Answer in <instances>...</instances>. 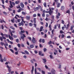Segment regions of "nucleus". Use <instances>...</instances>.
I'll use <instances>...</instances> for the list:
<instances>
[{
  "mask_svg": "<svg viewBox=\"0 0 74 74\" xmlns=\"http://www.w3.org/2000/svg\"><path fill=\"white\" fill-rule=\"evenodd\" d=\"M9 3L10 5V6H9V7H10V8H12L14 7V6L12 5H13L14 6L15 5V3L14 2H12L11 1H9Z\"/></svg>",
  "mask_w": 74,
  "mask_h": 74,
  "instance_id": "nucleus-1",
  "label": "nucleus"
},
{
  "mask_svg": "<svg viewBox=\"0 0 74 74\" xmlns=\"http://www.w3.org/2000/svg\"><path fill=\"white\" fill-rule=\"evenodd\" d=\"M37 40H36V38H34V37H32V39L31 40V42H32V43L33 44H36L37 43Z\"/></svg>",
  "mask_w": 74,
  "mask_h": 74,
  "instance_id": "nucleus-2",
  "label": "nucleus"
},
{
  "mask_svg": "<svg viewBox=\"0 0 74 74\" xmlns=\"http://www.w3.org/2000/svg\"><path fill=\"white\" fill-rule=\"evenodd\" d=\"M25 32V31L24 30L22 31H21L20 32H19V34H21V35H23V33H24Z\"/></svg>",
  "mask_w": 74,
  "mask_h": 74,
  "instance_id": "nucleus-3",
  "label": "nucleus"
},
{
  "mask_svg": "<svg viewBox=\"0 0 74 74\" xmlns=\"http://www.w3.org/2000/svg\"><path fill=\"white\" fill-rule=\"evenodd\" d=\"M7 67L8 69V71H9V73H11V68L8 66V65L7 66Z\"/></svg>",
  "mask_w": 74,
  "mask_h": 74,
  "instance_id": "nucleus-4",
  "label": "nucleus"
},
{
  "mask_svg": "<svg viewBox=\"0 0 74 74\" xmlns=\"http://www.w3.org/2000/svg\"><path fill=\"white\" fill-rule=\"evenodd\" d=\"M53 11L52 10H49V13L50 15H52V14H53Z\"/></svg>",
  "mask_w": 74,
  "mask_h": 74,
  "instance_id": "nucleus-5",
  "label": "nucleus"
},
{
  "mask_svg": "<svg viewBox=\"0 0 74 74\" xmlns=\"http://www.w3.org/2000/svg\"><path fill=\"white\" fill-rule=\"evenodd\" d=\"M26 18L27 21H30V16H26Z\"/></svg>",
  "mask_w": 74,
  "mask_h": 74,
  "instance_id": "nucleus-6",
  "label": "nucleus"
},
{
  "mask_svg": "<svg viewBox=\"0 0 74 74\" xmlns=\"http://www.w3.org/2000/svg\"><path fill=\"white\" fill-rule=\"evenodd\" d=\"M8 37H9V39H10V40L13 41V40H14V38H13L12 36H10V35H8Z\"/></svg>",
  "mask_w": 74,
  "mask_h": 74,
  "instance_id": "nucleus-7",
  "label": "nucleus"
},
{
  "mask_svg": "<svg viewBox=\"0 0 74 74\" xmlns=\"http://www.w3.org/2000/svg\"><path fill=\"white\" fill-rule=\"evenodd\" d=\"M18 25L19 26H21V25H22V26H23V25H24V24L22 21H21V23H18Z\"/></svg>",
  "mask_w": 74,
  "mask_h": 74,
  "instance_id": "nucleus-8",
  "label": "nucleus"
},
{
  "mask_svg": "<svg viewBox=\"0 0 74 74\" xmlns=\"http://www.w3.org/2000/svg\"><path fill=\"white\" fill-rule=\"evenodd\" d=\"M20 5L22 8H24V4H23V3L22 2H21L20 3Z\"/></svg>",
  "mask_w": 74,
  "mask_h": 74,
  "instance_id": "nucleus-9",
  "label": "nucleus"
},
{
  "mask_svg": "<svg viewBox=\"0 0 74 74\" xmlns=\"http://www.w3.org/2000/svg\"><path fill=\"white\" fill-rule=\"evenodd\" d=\"M0 44L2 46H3V45L5 46V43L2 42H1L0 43Z\"/></svg>",
  "mask_w": 74,
  "mask_h": 74,
  "instance_id": "nucleus-10",
  "label": "nucleus"
},
{
  "mask_svg": "<svg viewBox=\"0 0 74 74\" xmlns=\"http://www.w3.org/2000/svg\"><path fill=\"white\" fill-rule=\"evenodd\" d=\"M42 60L44 61L43 63L44 64H46V62H47V60L45 58L42 59Z\"/></svg>",
  "mask_w": 74,
  "mask_h": 74,
  "instance_id": "nucleus-11",
  "label": "nucleus"
},
{
  "mask_svg": "<svg viewBox=\"0 0 74 74\" xmlns=\"http://www.w3.org/2000/svg\"><path fill=\"white\" fill-rule=\"evenodd\" d=\"M43 26H41L40 28V30H39L40 32H42V29H43Z\"/></svg>",
  "mask_w": 74,
  "mask_h": 74,
  "instance_id": "nucleus-12",
  "label": "nucleus"
},
{
  "mask_svg": "<svg viewBox=\"0 0 74 74\" xmlns=\"http://www.w3.org/2000/svg\"><path fill=\"white\" fill-rule=\"evenodd\" d=\"M51 72L52 74H55L56 71H55V70H52Z\"/></svg>",
  "mask_w": 74,
  "mask_h": 74,
  "instance_id": "nucleus-13",
  "label": "nucleus"
},
{
  "mask_svg": "<svg viewBox=\"0 0 74 74\" xmlns=\"http://www.w3.org/2000/svg\"><path fill=\"white\" fill-rule=\"evenodd\" d=\"M60 3H58L57 5V8H59V7H60Z\"/></svg>",
  "mask_w": 74,
  "mask_h": 74,
  "instance_id": "nucleus-14",
  "label": "nucleus"
},
{
  "mask_svg": "<svg viewBox=\"0 0 74 74\" xmlns=\"http://www.w3.org/2000/svg\"><path fill=\"white\" fill-rule=\"evenodd\" d=\"M61 10L62 11H63L64 10V6H62L61 8Z\"/></svg>",
  "mask_w": 74,
  "mask_h": 74,
  "instance_id": "nucleus-15",
  "label": "nucleus"
},
{
  "mask_svg": "<svg viewBox=\"0 0 74 74\" xmlns=\"http://www.w3.org/2000/svg\"><path fill=\"white\" fill-rule=\"evenodd\" d=\"M34 47V46L33 45H30V47L31 48H33Z\"/></svg>",
  "mask_w": 74,
  "mask_h": 74,
  "instance_id": "nucleus-16",
  "label": "nucleus"
},
{
  "mask_svg": "<svg viewBox=\"0 0 74 74\" xmlns=\"http://www.w3.org/2000/svg\"><path fill=\"white\" fill-rule=\"evenodd\" d=\"M0 22L1 23H2L3 22L5 23V21H4V19H3L2 20L1 19V20H0Z\"/></svg>",
  "mask_w": 74,
  "mask_h": 74,
  "instance_id": "nucleus-17",
  "label": "nucleus"
},
{
  "mask_svg": "<svg viewBox=\"0 0 74 74\" xmlns=\"http://www.w3.org/2000/svg\"><path fill=\"white\" fill-rule=\"evenodd\" d=\"M43 5L45 7H47V3H46V2H44L43 3Z\"/></svg>",
  "mask_w": 74,
  "mask_h": 74,
  "instance_id": "nucleus-18",
  "label": "nucleus"
},
{
  "mask_svg": "<svg viewBox=\"0 0 74 74\" xmlns=\"http://www.w3.org/2000/svg\"><path fill=\"white\" fill-rule=\"evenodd\" d=\"M69 23H68L67 25V27H66V25H64V26L66 27V29H68L69 28Z\"/></svg>",
  "mask_w": 74,
  "mask_h": 74,
  "instance_id": "nucleus-19",
  "label": "nucleus"
},
{
  "mask_svg": "<svg viewBox=\"0 0 74 74\" xmlns=\"http://www.w3.org/2000/svg\"><path fill=\"white\" fill-rule=\"evenodd\" d=\"M24 52L25 53L27 54V55H29V52L26 50H25L24 51Z\"/></svg>",
  "mask_w": 74,
  "mask_h": 74,
  "instance_id": "nucleus-20",
  "label": "nucleus"
},
{
  "mask_svg": "<svg viewBox=\"0 0 74 74\" xmlns=\"http://www.w3.org/2000/svg\"><path fill=\"white\" fill-rule=\"evenodd\" d=\"M15 3L16 4H18L19 3V1H18L15 2Z\"/></svg>",
  "mask_w": 74,
  "mask_h": 74,
  "instance_id": "nucleus-21",
  "label": "nucleus"
},
{
  "mask_svg": "<svg viewBox=\"0 0 74 74\" xmlns=\"http://www.w3.org/2000/svg\"><path fill=\"white\" fill-rule=\"evenodd\" d=\"M62 38H63L64 37V35L63 34H62L61 35Z\"/></svg>",
  "mask_w": 74,
  "mask_h": 74,
  "instance_id": "nucleus-22",
  "label": "nucleus"
},
{
  "mask_svg": "<svg viewBox=\"0 0 74 74\" xmlns=\"http://www.w3.org/2000/svg\"><path fill=\"white\" fill-rule=\"evenodd\" d=\"M10 29H12L13 30H15V28L14 27L12 26H11L10 27Z\"/></svg>",
  "mask_w": 74,
  "mask_h": 74,
  "instance_id": "nucleus-23",
  "label": "nucleus"
},
{
  "mask_svg": "<svg viewBox=\"0 0 74 74\" xmlns=\"http://www.w3.org/2000/svg\"><path fill=\"white\" fill-rule=\"evenodd\" d=\"M29 26H31H31H33V24H32V23H30L29 24Z\"/></svg>",
  "mask_w": 74,
  "mask_h": 74,
  "instance_id": "nucleus-24",
  "label": "nucleus"
},
{
  "mask_svg": "<svg viewBox=\"0 0 74 74\" xmlns=\"http://www.w3.org/2000/svg\"><path fill=\"white\" fill-rule=\"evenodd\" d=\"M21 45L22 47H25V45H24L23 44H21Z\"/></svg>",
  "mask_w": 74,
  "mask_h": 74,
  "instance_id": "nucleus-25",
  "label": "nucleus"
},
{
  "mask_svg": "<svg viewBox=\"0 0 74 74\" xmlns=\"http://www.w3.org/2000/svg\"><path fill=\"white\" fill-rule=\"evenodd\" d=\"M48 44L49 45H50V44H52V41L50 40L49 42H48Z\"/></svg>",
  "mask_w": 74,
  "mask_h": 74,
  "instance_id": "nucleus-26",
  "label": "nucleus"
},
{
  "mask_svg": "<svg viewBox=\"0 0 74 74\" xmlns=\"http://www.w3.org/2000/svg\"><path fill=\"white\" fill-rule=\"evenodd\" d=\"M22 15H26V13L24 12H22Z\"/></svg>",
  "mask_w": 74,
  "mask_h": 74,
  "instance_id": "nucleus-27",
  "label": "nucleus"
},
{
  "mask_svg": "<svg viewBox=\"0 0 74 74\" xmlns=\"http://www.w3.org/2000/svg\"><path fill=\"white\" fill-rule=\"evenodd\" d=\"M50 58H51V59H53V56H52V55H51L49 56Z\"/></svg>",
  "mask_w": 74,
  "mask_h": 74,
  "instance_id": "nucleus-28",
  "label": "nucleus"
},
{
  "mask_svg": "<svg viewBox=\"0 0 74 74\" xmlns=\"http://www.w3.org/2000/svg\"><path fill=\"white\" fill-rule=\"evenodd\" d=\"M42 43H44V42H45V40H44V39H42Z\"/></svg>",
  "mask_w": 74,
  "mask_h": 74,
  "instance_id": "nucleus-29",
  "label": "nucleus"
},
{
  "mask_svg": "<svg viewBox=\"0 0 74 74\" xmlns=\"http://www.w3.org/2000/svg\"><path fill=\"white\" fill-rule=\"evenodd\" d=\"M13 37L14 38H17L18 36L16 35H13Z\"/></svg>",
  "mask_w": 74,
  "mask_h": 74,
  "instance_id": "nucleus-30",
  "label": "nucleus"
},
{
  "mask_svg": "<svg viewBox=\"0 0 74 74\" xmlns=\"http://www.w3.org/2000/svg\"><path fill=\"white\" fill-rule=\"evenodd\" d=\"M39 55H41V54H42V52H41V51H39Z\"/></svg>",
  "mask_w": 74,
  "mask_h": 74,
  "instance_id": "nucleus-31",
  "label": "nucleus"
},
{
  "mask_svg": "<svg viewBox=\"0 0 74 74\" xmlns=\"http://www.w3.org/2000/svg\"><path fill=\"white\" fill-rule=\"evenodd\" d=\"M19 29L20 30H23V28H22V27H19Z\"/></svg>",
  "mask_w": 74,
  "mask_h": 74,
  "instance_id": "nucleus-32",
  "label": "nucleus"
},
{
  "mask_svg": "<svg viewBox=\"0 0 74 74\" xmlns=\"http://www.w3.org/2000/svg\"><path fill=\"white\" fill-rule=\"evenodd\" d=\"M70 10H67L66 12V13H68V14H70Z\"/></svg>",
  "mask_w": 74,
  "mask_h": 74,
  "instance_id": "nucleus-33",
  "label": "nucleus"
},
{
  "mask_svg": "<svg viewBox=\"0 0 74 74\" xmlns=\"http://www.w3.org/2000/svg\"><path fill=\"white\" fill-rule=\"evenodd\" d=\"M38 7L39 9H40V8H41V6H40V5H38Z\"/></svg>",
  "mask_w": 74,
  "mask_h": 74,
  "instance_id": "nucleus-34",
  "label": "nucleus"
},
{
  "mask_svg": "<svg viewBox=\"0 0 74 74\" xmlns=\"http://www.w3.org/2000/svg\"><path fill=\"white\" fill-rule=\"evenodd\" d=\"M54 32V29H53L51 31V33H52V35H53V32Z\"/></svg>",
  "mask_w": 74,
  "mask_h": 74,
  "instance_id": "nucleus-35",
  "label": "nucleus"
},
{
  "mask_svg": "<svg viewBox=\"0 0 74 74\" xmlns=\"http://www.w3.org/2000/svg\"><path fill=\"white\" fill-rule=\"evenodd\" d=\"M1 5V6H2L3 9H5V6H4V5Z\"/></svg>",
  "mask_w": 74,
  "mask_h": 74,
  "instance_id": "nucleus-36",
  "label": "nucleus"
},
{
  "mask_svg": "<svg viewBox=\"0 0 74 74\" xmlns=\"http://www.w3.org/2000/svg\"><path fill=\"white\" fill-rule=\"evenodd\" d=\"M35 74H37V70H36V69H35Z\"/></svg>",
  "mask_w": 74,
  "mask_h": 74,
  "instance_id": "nucleus-37",
  "label": "nucleus"
},
{
  "mask_svg": "<svg viewBox=\"0 0 74 74\" xmlns=\"http://www.w3.org/2000/svg\"><path fill=\"white\" fill-rule=\"evenodd\" d=\"M27 38H28V39H29L30 41H32V38L31 37H27Z\"/></svg>",
  "mask_w": 74,
  "mask_h": 74,
  "instance_id": "nucleus-38",
  "label": "nucleus"
},
{
  "mask_svg": "<svg viewBox=\"0 0 74 74\" xmlns=\"http://www.w3.org/2000/svg\"><path fill=\"white\" fill-rule=\"evenodd\" d=\"M16 42L18 43L19 42V39H17L16 40Z\"/></svg>",
  "mask_w": 74,
  "mask_h": 74,
  "instance_id": "nucleus-39",
  "label": "nucleus"
},
{
  "mask_svg": "<svg viewBox=\"0 0 74 74\" xmlns=\"http://www.w3.org/2000/svg\"><path fill=\"white\" fill-rule=\"evenodd\" d=\"M48 23H46V24L45 25V26L46 27H48Z\"/></svg>",
  "mask_w": 74,
  "mask_h": 74,
  "instance_id": "nucleus-40",
  "label": "nucleus"
},
{
  "mask_svg": "<svg viewBox=\"0 0 74 74\" xmlns=\"http://www.w3.org/2000/svg\"><path fill=\"white\" fill-rule=\"evenodd\" d=\"M33 21H34V23H36V18H34Z\"/></svg>",
  "mask_w": 74,
  "mask_h": 74,
  "instance_id": "nucleus-41",
  "label": "nucleus"
},
{
  "mask_svg": "<svg viewBox=\"0 0 74 74\" xmlns=\"http://www.w3.org/2000/svg\"><path fill=\"white\" fill-rule=\"evenodd\" d=\"M25 32L27 35H29V32H28L26 31H25Z\"/></svg>",
  "mask_w": 74,
  "mask_h": 74,
  "instance_id": "nucleus-42",
  "label": "nucleus"
},
{
  "mask_svg": "<svg viewBox=\"0 0 74 74\" xmlns=\"http://www.w3.org/2000/svg\"><path fill=\"white\" fill-rule=\"evenodd\" d=\"M21 11V9H19L17 11L18 12H20Z\"/></svg>",
  "mask_w": 74,
  "mask_h": 74,
  "instance_id": "nucleus-43",
  "label": "nucleus"
},
{
  "mask_svg": "<svg viewBox=\"0 0 74 74\" xmlns=\"http://www.w3.org/2000/svg\"><path fill=\"white\" fill-rule=\"evenodd\" d=\"M0 61L1 62H3V60L2 58H0Z\"/></svg>",
  "mask_w": 74,
  "mask_h": 74,
  "instance_id": "nucleus-44",
  "label": "nucleus"
},
{
  "mask_svg": "<svg viewBox=\"0 0 74 74\" xmlns=\"http://www.w3.org/2000/svg\"><path fill=\"white\" fill-rule=\"evenodd\" d=\"M10 51L13 53H14V50H13L12 49H10Z\"/></svg>",
  "mask_w": 74,
  "mask_h": 74,
  "instance_id": "nucleus-45",
  "label": "nucleus"
},
{
  "mask_svg": "<svg viewBox=\"0 0 74 74\" xmlns=\"http://www.w3.org/2000/svg\"><path fill=\"white\" fill-rule=\"evenodd\" d=\"M4 36H5V37H7V38H8V35H7V34H4Z\"/></svg>",
  "mask_w": 74,
  "mask_h": 74,
  "instance_id": "nucleus-46",
  "label": "nucleus"
},
{
  "mask_svg": "<svg viewBox=\"0 0 74 74\" xmlns=\"http://www.w3.org/2000/svg\"><path fill=\"white\" fill-rule=\"evenodd\" d=\"M8 9L9 11H12V9H11V8H8Z\"/></svg>",
  "mask_w": 74,
  "mask_h": 74,
  "instance_id": "nucleus-47",
  "label": "nucleus"
},
{
  "mask_svg": "<svg viewBox=\"0 0 74 74\" xmlns=\"http://www.w3.org/2000/svg\"><path fill=\"white\" fill-rule=\"evenodd\" d=\"M39 47H40V48H42L43 46H42L41 44H40L39 45Z\"/></svg>",
  "mask_w": 74,
  "mask_h": 74,
  "instance_id": "nucleus-48",
  "label": "nucleus"
},
{
  "mask_svg": "<svg viewBox=\"0 0 74 74\" xmlns=\"http://www.w3.org/2000/svg\"><path fill=\"white\" fill-rule=\"evenodd\" d=\"M37 15L38 16H39V17H40V16H41V14L39 13H38L37 14Z\"/></svg>",
  "mask_w": 74,
  "mask_h": 74,
  "instance_id": "nucleus-49",
  "label": "nucleus"
},
{
  "mask_svg": "<svg viewBox=\"0 0 74 74\" xmlns=\"http://www.w3.org/2000/svg\"><path fill=\"white\" fill-rule=\"evenodd\" d=\"M57 27V25H55V27H54V29H56Z\"/></svg>",
  "mask_w": 74,
  "mask_h": 74,
  "instance_id": "nucleus-50",
  "label": "nucleus"
},
{
  "mask_svg": "<svg viewBox=\"0 0 74 74\" xmlns=\"http://www.w3.org/2000/svg\"><path fill=\"white\" fill-rule=\"evenodd\" d=\"M42 15L43 17H45V13H43V14H42Z\"/></svg>",
  "mask_w": 74,
  "mask_h": 74,
  "instance_id": "nucleus-51",
  "label": "nucleus"
},
{
  "mask_svg": "<svg viewBox=\"0 0 74 74\" xmlns=\"http://www.w3.org/2000/svg\"><path fill=\"white\" fill-rule=\"evenodd\" d=\"M17 46L19 48H20V47H21V45H20V44H17Z\"/></svg>",
  "mask_w": 74,
  "mask_h": 74,
  "instance_id": "nucleus-52",
  "label": "nucleus"
},
{
  "mask_svg": "<svg viewBox=\"0 0 74 74\" xmlns=\"http://www.w3.org/2000/svg\"><path fill=\"white\" fill-rule=\"evenodd\" d=\"M1 1L2 4H4V0H1Z\"/></svg>",
  "mask_w": 74,
  "mask_h": 74,
  "instance_id": "nucleus-53",
  "label": "nucleus"
},
{
  "mask_svg": "<svg viewBox=\"0 0 74 74\" xmlns=\"http://www.w3.org/2000/svg\"><path fill=\"white\" fill-rule=\"evenodd\" d=\"M14 49L15 50V51H18V49L16 47H15L14 48Z\"/></svg>",
  "mask_w": 74,
  "mask_h": 74,
  "instance_id": "nucleus-54",
  "label": "nucleus"
},
{
  "mask_svg": "<svg viewBox=\"0 0 74 74\" xmlns=\"http://www.w3.org/2000/svg\"><path fill=\"white\" fill-rule=\"evenodd\" d=\"M59 16L58 15H57V16H56V18L57 19H58L59 18Z\"/></svg>",
  "mask_w": 74,
  "mask_h": 74,
  "instance_id": "nucleus-55",
  "label": "nucleus"
},
{
  "mask_svg": "<svg viewBox=\"0 0 74 74\" xmlns=\"http://www.w3.org/2000/svg\"><path fill=\"white\" fill-rule=\"evenodd\" d=\"M36 16H37L36 15V14H34L33 15V16L34 17V18H35V17H36Z\"/></svg>",
  "mask_w": 74,
  "mask_h": 74,
  "instance_id": "nucleus-56",
  "label": "nucleus"
},
{
  "mask_svg": "<svg viewBox=\"0 0 74 74\" xmlns=\"http://www.w3.org/2000/svg\"><path fill=\"white\" fill-rule=\"evenodd\" d=\"M44 52H46V51H47V49H46V48H44Z\"/></svg>",
  "mask_w": 74,
  "mask_h": 74,
  "instance_id": "nucleus-57",
  "label": "nucleus"
},
{
  "mask_svg": "<svg viewBox=\"0 0 74 74\" xmlns=\"http://www.w3.org/2000/svg\"><path fill=\"white\" fill-rule=\"evenodd\" d=\"M38 69L39 71H41V69L40 68H38Z\"/></svg>",
  "mask_w": 74,
  "mask_h": 74,
  "instance_id": "nucleus-58",
  "label": "nucleus"
},
{
  "mask_svg": "<svg viewBox=\"0 0 74 74\" xmlns=\"http://www.w3.org/2000/svg\"><path fill=\"white\" fill-rule=\"evenodd\" d=\"M73 26H72L71 28V30H73Z\"/></svg>",
  "mask_w": 74,
  "mask_h": 74,
  "instance_id": "nucleus-59",
  "label": "nucleus"
},
{
  "mask_svg": "<svg viewBox=\"0 0 74 74\" xmlns=\"http://www.w3.org/2000/svg\"><path fill=\"white\" fill-rule=\"evenodd\" d=\"M0 40H1V41H3V38H2V37H0Z\"/></svg>",
  "mask_w": 74,
  "mask_h": 74,
  "instance_id": "nucleus-60",
  "label": "nucleus"
},
{
  "mask_svg": "<svg viewBox=\"0 0 74 74\" xmlns=\"http://www.w3.org/2000/svg\"><path fill=\"white\" fill-rule=\"evenodd\" d=\"M21 39H24V38H25L23 36H21Z\"/></svg>",
  "mask_w": 74,
  "mask_h": 74,
  "instance_id": "nucleus-61",
  "label": "nucleus"
},
{
  "mask_svg": "<svg viewBox=\"0 0 74 74\" xmlns=\"http://www.w3.org/2000/svg\"><path fill=\"white\" fill-rule=\"evenodd\" d=\"M42 74H45V72L43 71H42Z\"/></svg>",
  "mask_w": 74,
  "mask_h": 74,
  "instance_id": "nucleus-62",
  "label": "nucleus"
},
{
  "mask_svg": "<svg viewBox=\"0 0 74 74\" xmlns=\"http://www.w3.org/2000/svg\"><path fill=\"white\" fill-rule=\"evenodd\" d=\"M41 40H42V39L40 38L39 40V42H41Z\"/></svg>",
  "mask_w": 74,
  "mask_h": 74,
  "instance_id": "nucleus-63",
  "label": "nucleus"
},
{
  "mask_svg": "<svg viewBox=\"0 0 74 74\" xmlns=\"http://www.w3.org/2000/svg\"><path fill=\"white\" fill-rule=\"evenodd\" d=\"M63 32V31L62 30H61L60 31V33H61V34H62Z\"/></svg>",
  "mask_w": 74,
  "mask_h": 74,
  "instance_id": "nucleus-64",
  "label": "nucleus"
}]
</instances>
